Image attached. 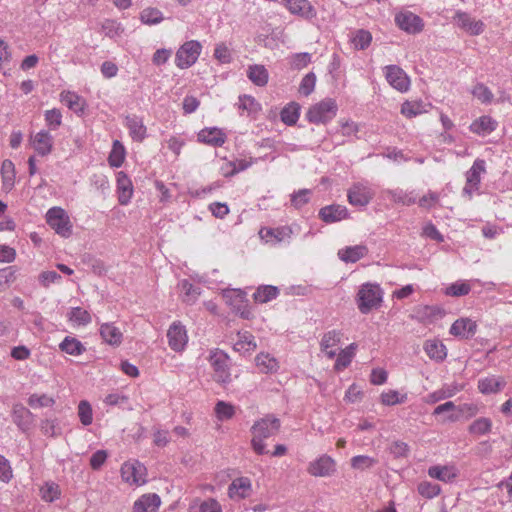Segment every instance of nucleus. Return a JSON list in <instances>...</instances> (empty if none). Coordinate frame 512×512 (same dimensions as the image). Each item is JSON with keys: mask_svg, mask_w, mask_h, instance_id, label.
Returning <instances> with one entry per match:
<instances>
[{"mask_svg": "<svg viewBox=\"0 0 512 512\" xmlns=\"http://www.w3.org/2000/svg\"><path fill=\"white\" fill-rule=\"evenodd\" d=\"M374 194L368 184L356 183L348 190L347 198L351 205L365 207L370 203Z\"/></svg>", "mask_w": 512, "mask_h": 512, "instance_id": "9b49d317", "label": "nucleus"}, {"mask_svg": "<svg viewBox=\"0 0 512 512\" xmlns=\"http://www.w3.org/2000/svg\"><path fill=\"white\" fill-rule=\"evenodd\" d=\"M252 481L249 477L241 476L232 480L228 486V497L233 501H240L252 495Z\"/></svg>", "mask_w": 512, "mask_h": 512, "instance_id": "ddd939ff", "label": "nucleus"}, {"mask_svg": "<svg viewBox=\"0 0 512 512\" xmlns=\"http://www.w3.org/2000/svg\"><path fill=\"white\" fill-rule=\"evenodd\" d=\"M280 426V420L270 414L254 422L251 427V446L257 455H264L268 452L264 440L276 435Z\"/></svg>", "mask_w": 512, "mask_h": 512, "instance_id": "f257e3e1", "label": "nucleus"}, {"mask_svg": "<svg viewBox=\"0 0 512 512\" xmlns=\"http://www.w3.org/2000/svg\"><path fill=\"white\" fill-rule=\"evenodd\" d=\"M498 123L492 117L483 115L475 119L469 126L472 133L485 137L496 130Z\"/></svg>", "mask_w": 512, "mask_h": 512, "instance_id": "5701e85b", "label": "nucleus"}, {"mask_svg": "<svg viewBox=\"0 0 512 512\" xmlns=\"http://www.w3.org/2000/svg\"><path fill=\"white\" fill-rule=\"evenodd\" d=\"M477 325L468 318H460L456 320L450 327V334L456 337L468 339L476 332Z\"/></svg>", "mask_w": 512, "mask_h": 512, "instance_id": "393cba45", "label": "nucleus"}, {"mask_svg": "<svg viewBox=\"0 0 512 512\" xmlns=\"http://www.w3.org/2000/svg\"><path fill=\"white\" fill-rule=\"evenodd\" d=\"M116 192L121 205H128L130 203L134 188L131 179L123 171L117 173Z\"/></svg>", "mask_w": 512, "mask_h": 512, "instance_id": "f3484780", "label": "nucleus"}, {"mask_svg": "<svg viewBox=\"0 0 512 512\" xmlns=\"http://www.w3.org/2000/svg\"><path fill=\"white\" fill-rule=\"evenodd\" d=\"M237 341L234 343V350L245 354L254 351L257 347L254 336L248 332H238Z\"/></svg>", "mask_w": 512, "mask_h": 512, "instance_id": "f704fd0d", "label": "nucleus"}, {"mask_svg": "<svg viewBox=\"0 0 512 512\" xmlns=\"http://www.w3.org/2000/svg\"><path fill=\"white\" fill-rule=\"evenodd\" d=\"M299 116L300 106L295 102H292L285 106L280 113L282 122L289 126L296 124V122L299 119Z\"/></svg>", "mask_w": 512, "mask_h": 512, "instance_id": "c03bdc74", "label": "nucleus"}, {"mask_svg": "<svg viewBox=\"0 0 512 512\" xmlns=\"http://www.w3.org/2000/svg\"><path fill=\"white\" fill-rule=\"evenodd\" d=\"M357 345L355 343L350 344L345 349L341 350L336 356V362L334 365L335 370L341 371L350 365L354 355Z\"/></svg>", "mask_w": 512, "mask_h": 512, "instance_id": "58836bf2", "label": "nucleus"}, {"mask_svg": "<svg viewBox=\"0 0 512 512\" xmlns=\"http://www.w3.org/2000/svg\"><path fill=\"white\" fill-rule=\"evenodd\" d=\"M239 109L247 111L248 114L257 113L260 110V104L254 97L249 95H242L239 97Z\"/></svg>", "mask_w": 512, "mask_h": 512, "instance_id": "bf43d9fd", "label": "nucleus"}, {"mask_svg": "<svg viewBox=\"0 0 512 512\" xmlns=\"http://www.w3.org/2000/svg\"><path fill=\"white\" fill-rule=\"evenodd\" d=\"M125 125L129 131V135L136 142H142L146 135L147 129L142 118L132 115L125 118Z\"/></svg>", "mask_w": 512, "mask_h": 512, "instance_id": "bb28decb", "label": "nucleus"}, {"mask_svg": "<svg viewBox=\"0 0 512 512\" xmlns=\"http://www.w3.org/2000/svg\"><path fill=\"white\" fill-rule=\"evenodd\" d=\"M61 279V275L55 271H43L38 276L39 284L44 288H48L51 284L60 282Z\"/></svg>", "mask_w": 512, "mask_h": 512, "instance_id": "338daca9", "label": "nucleus"}, {"mask_svg": "<svg viewBox=\"0 0 512 512\" xmlns=\"http://www.w3.org/2000/svg\"><path fill=\"white\" fill-rule=\"evenodd\" d=\"M387 82L396 90L406 92L410 87V79L405 71L397 65L384 67Z\"/></svg>", "mask_w": 512, "mask_h": 512, "instance_id": "4468645a", "label": "nucleus"}, {"mask_svg": "<svg viewBox=\"0 0 512 512\" xmlns=\"http://www.w3.org/2000/svg\"><path fill=\"white\" fill-rule=\"evenodd\" d=\"M486 171V163L483 159H476L466 173V182L472 187H479L481 174Z\"/></svg>", "mask_w": 512, "mask_h": 512, "instance_id": "e433bc0d", "label": "nucleus"}, {"mask_svg": "<svg viewBox=\"0 0 512 512\" xmlns=\"http://www.w3.org/2000/svg\"><path fill=\"white\" fill-rule=\"evenodd\" d=\"M377 464V460L367 455H357L351 458V467L359 471H365Z\"/></svg>", "mask_w": 512, "mask_h": 512, "instance_id": "864d4df0", "label": "nucleus"}, {"mask_svg": "<svg viewBox=\"0 0 512 512\" xmlns=\"http://www.w3.org/2000/svg\"><path fill=\"white\" fill-rule=\"evenodd\" d=\"M59 348L62 352L72 356H79L86 350L84 345L78 339L71 336H66L59 344Z\"/></svg>", "mask_w": 512, "mask_h": 512, "instance_id": "4c0bfd02", "label": "nucleus"}, {"mask_svg": "<svg viewBox=\"0 0 512 512\" xmlns=\"http://www.w3.org/2000/svg\"><path fill=\"white\" fill-rule=\"evenodd\" d=\"M60 101L77 115H83L87 108L86 100L72 91H62Z\"/></svg>", "mask_w": 512, "mask_h": 512, "instance_id": "4be33fe9", "label": "nucleus"}, {"mask_svg": "<svg viewBox=\"0 0 512 512\" xmlns=\"http://www.w3.org/2000/svg\"><path fill=\"white\" fill-rule=\"evenodd\" d=\"M316 76L313 72L306 74L301 80L299 92L305 96L310 95L315 88Z\"/></svg>", "mask_w": 512, "mask_h": 512, "instance_id": "0e129e2a", "label": "nucleus"}, {"mask_svg": "<svg viewBox=\"0 0 512 512\" xmlns=\"http://www.w3.org/2000/svg\"><path fill=\"white\" fill-rule=\"evenodd\" d=\"M102 30L105 36L109 38L119 37L124 32V28L121 23L115 20H105L102 24Z\"/></svg>", "mask_w": 512, "mask_h": 512, "instance_id": "6e6d98bb", "label": "nucleus"}, {"mask_svg": "<svg viewBox=\"0 0 512 512\" xmlns=\"http://www.w3.org/2000/svg\"><path fill=\"white\" fill-rule=\"evenodd\" d=\"M453 20L460 29L472 36H478L485 30L483 21L476 20L469 13L461 10L456 11Z\"/></svg>", "mask_w": 512, "mask_h": 512, "instance_id": "1a4fd4ad", "label": "nucleus"}, {"mask_svg": "<svg viewBox=\"0 0 512 512\" xmlns=\"http://www.w3.org/2000/svg\"><path fill=\"white\" fill-rule=\"evenodd\" d=\"M419 493L426 498H434L441 492V488L438 484L430 482H422L418 486Z\"/></svg>", "mask_w": 512, "mask_h": 512, "instance_id": "69168bd1", "label": "nucleus"}, {"mask_svg": "<svg viewBox=\"0 0 512 512\" xmlns=\"http://www.w3.org/2000/svg\"><path fill=\"white\" fill-rule=\"evenodd\" d=\"M78 416L84 426H88L93 421L92 407L88 401L82 400L78 405Z\"/></svg>", "mask_w": 512, "mask_h": 512, "instance_id": "052dcab7", "label": "nucleus"}, {"mask_svg": "<svg viewBox=\"0 0 512 512\" xmlns=\"http://www.w3.org/2000/svg\"><path fill=\"white\" fill-rule=\"evenodd\" d=\"M100 335L103 341L111 346H119L122 343L123 334L113 323L102 324Z\"/></svg>", "mask_w": 512, "mask_h": 512, "instance_id": "2f4dec72", "label": "nucleus"}, {"mask_svg": "<svg viewBox=\"0 0 512 512\" xmlns=\"http://www.w3.org/2000/svg\"><path fill=\"white\" fill-rule=\"evenodd\" d=\"M337 111L336 101L332 98H325L308 109L306 118L313 124H326L336 116Z\"/></svg>", "mask_w": 512, "mask_h": 512, "instance_id": "7ed1b4c3", "label": "nucleus"}, {"mask_svg": "<svg viewBox=\"0 0 512 512\" xmlns=\"http://www.w3.org/2000/svg\"><path fill=\"white\" fill-rule=\"evenodd\" d=\"M341 337V332L337 330L328 331L323 335L320 348L329 359H333L337 355L335 347L341 342Z\"/></svg>", "mask_w": 512, "mask_h": 512, "instance_id": "b1692460", "label": "nucleus"}, {"mask_svg": "<svg viewBox=\"0 0 512 512\" xmlns=\"http://www.w3.org/2000/svg\"><path fill=\"white\" fill-rule=\"evenodd\" d=\"M198 140L213 147H220L225 143L226 135L219 128H205L198 133Z\"/></svg>", "mask_w": 512, "mask_h": 512, "instance_id": "a878e982", "label": "nucleus"}, {"mask_svg": "<svg viewBox=\"0 0 512 512\" xmlns=\"http://www.w3.org/2000/svg\"><path fill=\"white\" fill-rule=\"evenodd\" d=\"M247 77L256 86L263 87L268 83L269 73L263 65H250L247 70Z\"/></svg>", "mask_w": 512, "mask_h": 512, "instance_id": "c9c22d12", "label": "nucleus"}, {"mask_svg": "<svg viewBox=\"0 0 512 512\" xmlns=\"http://www.w3.org/2000/svg\"><path fill=\"white\" fill-rule=\"evenodd\" d=\"M428 475L431 478L448 483L458 476V469L454 465H434L429 467Z\"/></svg>", "mask_w": 512, "mask_h": 512, "instance_id": "cd10ccee", "label": "nucleus"}, {"mask_svg": "<svg viewBox=\"0 0 512 512\" xmlns=\"http://www.w3.org/2000/svg\"><path fill=\"white\" fill-rule=\"evenodd\" d=\"M506 385V381L500 376H488L478 381V389L483 394H495L500 392Z\"/></svg>", "mask_w": 512, "mask_h": 512, "instance_id": "c85d7f7f", "label": "nucleus"}, {"mask_svg": "<svg viewBox=\"0 0 512 512\" xmlns=\"http://www.w3.org/2000/svg\"><path fill=\"white\" fill-rule=\"evenodd\" d=\"M214 57L223 64L230 63L232 60L229 48L224 43L216 45L214 50Z\"/></svg>", "mask_w": 512, "mask_h": 512, "instance_id": "774afa93", "label": "nucleus"}, {"mask_svg": "<svg viewBox=\"0 0 512 512\" xmlns=\"http://www.w3.org/2000/svg\"><path fill=\"white\" fill-rule=\"evenodd\" d=\"M215 413L219 420H228L234 416L235 408L230 403L218 401L215 406Z\"/></svg>", "mask_w": 512, "mask_h": 512, "instance_id": "13d9d810", "label": "nucleus"}, {"mask_svg": "<svg viewBox=\"0 0 512 512\" xmlns=\"http://www.w3.org/2000/svg\"><path fill=\"white\" fill-rule=\"evenodd\" d=\"M202 52V45L197 40L183 43L175 54V65L179 69H188L193 66Z\"/></svg>", "mask_w": 512, "mask_h": 512, "instance_id": "39448f33", "label": "nucleus"}, {"mask_svg": "<svg viewBox=\"0 0 512 512\" xmlns=\"http://www.w3.org/2000/svg\"><path fill=\"white\" fill-rule=\"evenodd\" d=\"M472 94L484 104H490L494 97L492 91L483 83H477L472 89Z\"/></svg>", "mask_w": 512, "mask_h": 512, "instance_id": "5fc2aeb1", "label": "nucleus"}, {"mask_svg": "<svg viewBox=\"0 0 512 512\" xmlns=\"http://www.w3.org/2000/svg\"><path fill=\"white\" fill-rule=\"evenodd\" d=\"M12 419L16 426L23 432L30 430L34 423V415L21 403L13 405Z\"/></svg>", "mask_w": 512, "mask_h": 512, "instance_id": "6ab92c4d", "label": "nucleus"}, {"mask_svg": "<svg viewBox=\"0 0 512 512\" xmlns=\"http://www.w3.org/2000/svg\"><path fill=\"white\" fill-rule=\"evenodd\" d=\"M471 289L472 287L468 281L459 280L447 286L444 293L451 297H461L468 295Z\"/></svg>", "mask_w": 512, "mask_h": 512, "instance_id": "a18cd8bd", "label": "nucleus"}, {"mask_svg": "<svg viewBox=\"0 0 512 512\" xmlns=\"http://www.w3.org/2000/svg\"><path fill=\"white\" fill-rule=\"evenodd\" d=\"M31 144L36 153L42 157L49 155L54 146V138L47 130H40L31 137Z\"/></svg>", "mask_w": 512, "mask_h": 512, "instance_id": "a211bd4d", "label": "nucleus"}, {"mask_svg": "<svg viewBox=\"0 0 512 512\" xmlns=\"http://www.w3.org/2000/svg\"><path fill=\"white\" fill-rule=\"evenodd\" d=\"M492 430V421L487 417H479L475 419L468 427L470 434L475 436L487 435Z\"/></svg>", "mask_w": 512, "mask_h": 512, "instance_id": "ea45409f", "label": "nucleus"}, {"mask_svg": "<svg viewBox=\"0 0 512 512\" xmlns=\"http://www.w3.org/2000/svg\"><path fill=\"white\" fill-rule=\"evenodd\" d=\"M318 215L323 222L332 224L347 219L349 217V212L346 206L332 204L322 207L319 210Z\"/></svg>", "mask_w": 512, "mask_h": 512, "instance_id": "aec40b11", "label": "nucleus"}, {"mask_svg": "<svg viewBox=\"0 0 512 512\" xmlns=\"http://www.w3.org/2000/svg\"><path fill=\"white\" fill-rule=\"evenodd\" d=\"M372 41L371 33L367 30H358L353 38V44L357 49H366Z\"/></svg>", "mask_w": 512, "mask_h": 512, "instance_id": "e2e57ef3", "label": "nucleus"}, {"mask_svg": "<svg viewBox=\"0 0 512 512\" xmlns=\"http://www.w3.org/2000/svg\"><path fill=\"white\" fill-rule=\"evenodd\" d=\"M382 301L383 290L380 285L367 282L360 286L356 303L362 314H368L371 310L379 308Z\"/></svg>", "mask_w": 512, "mask_h": 512, "instance_id": "f03ea898", "label": "nucleus"}, {"mask_svg": "<svg viewBox=\"0 0 512 512\" xmlns=\"http://www.w3.org/2000/svg\"><path fill=\"white\" fill-rule=\"evenodd\" d=\"M27 403L32 408H44L52 407L55 404V400L47 394H32L29 396Z\"/></svg>", "mask_w": 512, "mask_h": 512, "instance_id": "8fccbe9b", "label": "nucleus"}, {"mask_svg": "<svg viewBox=\"0 0 512 512\" xmlns=\"http://www.w3.org/2000/svg\"><path fill=\"white\" fill-rule=\"evenodd\" d=\"M125 160V148L119 140H114L112 150L108 157V163L111 167H120Z\"/></svg>", "mask_w": 512, "mask_h": 512, "instance_id": "37998d69", "label": "nucleus"}, {"mask_svg": "<svg viewBox=\"0 0 512 512\" xmlns=\"http://www.w3.org/2000/svg\"><path fill=\"white\" fill-rule=\"evenodd\" d=\"M47 224L60 236L68 238L72 234V223L67 212L61 207H52L46 213Z\"/></svg>", "mask_w": 512, "mask_h": 512, "instance_id": "423d86ee", "label": "nucleus"}, {"mask_svg": "<svg viewBox=\"0 0 512 512\" xmlns=\"http://www.w3.org/2000/svg\"><path fill=\"white\" fill-rule=\"evenodd\" d=\"M336 471L335 460L323 454L308 464L307 472L314 477H328Z\"/></svg>", "mask_w": 512, "mask_h": 512, "instance_id": "9d476101", "label": "nucleus"}, {"mask_svg": "<svg viewBox=\"0 0 512 512\" xmlns=\"http://www.w3.org/2000/svg\"><path fill=\"white\" fill-rule=\"evenodd\" d=\"M223 298L226 303L232 307L234 310L240 303H244L246 298L245 294L240 290H227L223 293Z\"/></svg>", "mask_w": 512, "mask_h": 512, "instance_id": "680f3d73", "label": "nucleus"}, {"mask_svg": "<svg viewBox=\"0 0 512 512\" xmlns=\"http://www.w3.org/2000/svg\"><path fill=\"white\" fill-rule=\"evenodd\" d=\"M282 4L293 15L311 20L316 17L317 12L308 0H282Z\"/></svg>", "mask_w": 512, "mask_h": 512, "instance_id": "2eb2a0df", "label": "nucleus"}, {"mask_svg": "<svg viewBox=\"0 0 512 512\" xmlns=\"http://www.w3.org/2000/svg\"><path fill=\"white\" fill-rule=\"evenodd\" d=\"M61 491L59 485L54 482H46L40 488L41 498L46 502H53L60 497Z\"/></svg>", "mask_w": 512, "mask_h": 512, "instance_id": "09e8293b", "label": "nucleus"}, {"mask_svg": "<svg viewBox=\"0 0 512 512\" xmlns=\"http://www.w3.org/2000/svg\"><path fill=\"white\" fill-rule=\"evenodd\" d=\"M396 25L408 34H418L424 28L423 20L411 11H401L395 15Z\"/></svg>", "mask_w": 512, "mask_h": 512, "instance_id": "6e6552de", "label": "nucleus"}, {"mask_svg": "<svg viewBox=\"0 0 512 512\" xmlns=\"http://www.w3.org/2000/svg\"><path fill=\"white\" fill-rule=\"evenodd\" d=\"M381 403L385 406H393L397 404H403L407 401V394H400L396 390H388L383 392L380 396Z\"/></svg>", "mask_w": 512, "mask_h": 512, "instance_id": "de8ad7c7", "label": "nucleus"}, {"mask_svg": "<svg viewBox=\"0 0 512 512\" xmlns=\"http://www.w3.org/2000/svg\"><path fill=\"white\" fill-rule=\"evenodd\" d=\"M389 195L392 201L395 203L403 204V205H412L416 203V197L413 195V192H406L402 189H395L389 191Z\"/></svg>", "mask_w": 512, "mask_h": 512, "instance_id": "3c124183", "label": "nucleus"}, {"mask_svg": "<svg viewBox=\"0 0 512 512\" xmlns=\"http://www.w3.org/2000/svg\"><path fill=\"white\" fill-rule=\"evenodd\" d=\"M44 117L50 130H57L62 125V113L57 108L46 110Z\"/></svg>", "mask_w": 512, "mask_h": 512, "instance_id": "4d7b16f0", "label": "nucleus"}, {"mask_svg": "<svg viewBox=\"0 0 512 512\" xmlns=\"http://www.w3.org/2000/svg\"><path fill=\"white\" fill-rule=\"evenodd\" d=\"M140 20L144 24L155 25L163 20V14L157 8H145L140 14Z\"/></svg>", "mask_w": 512, "mask_h": 512, "instance_id": "603ef678", "label": "nucleus"}, {"mask_svg": "<svg viewBox=\"0 0 512 512\" xmlns=\"http://www.w3.org/2000/svg\"><path fill=\"white\" fill-rule=\"evenodd\" d=\"M167 338L169 347L175 352H181L188 343V335L184 325L181 322H173L168 331Z\"/></svg>", "mask_w": 512, "mask_h": 512, "instance_id": "f8f14e48", "label": "nucleus"}, {"mask_svg": "<svg viewBox=\"0 0 512 512\" xmlns=\"http://www.w3.org/2000/svg\"><path fill=\"white\" fill-rule=\"evenodd\" d=\"M255 364L261 373H274L279 369L276 358L269 353L261 352L255 357Z\"/></svg>", "mask_w": 512, "mask_h": 512, "instance_id": "72a5a7b5", "label": "nucleus"}, {"mask_svg": "<svg viewBox=\"0 0 512 512\" xmlns=\"http://www.w3.org/2000/svg\"><path fill=\"white\" fill-rule=\"evenodd\" d=\"M431 108L432 105L430 103H424L422 101H406L402 104L401 113L408 118H413L429 112Z\"/></svg>", "mask_w": 512, "mask_h": 512, "instance_id": "473e14b6", "label": "nucleus"}, {"mask_svg": "<svg viewBox=\"0 0 512 512\" xmlns=\"http://www.w3.org/2000/svg\"><path fill=\"white\" fill-rule=\"evenodd\" d=\"M423 348L427 356L436 362H442L447 356L445 345L438 339L427 340Z\"/></svg>", "mask_w": 512, "mask_h": 512, "instance_id": "c756f323", "label": "nucleus"}, {"mask_svg": "<svg viewBox=\"0 0 512 512\" xmlns=\"http://www.w3.org/2000/svg\"><path fill=\"white\" fill-rule=\"evenodd\" d=\"M369 250L366 245H354L341 248L337 252L338 258L345 263H355L367 256Z\"/></svg>", "mask_w": 512, "mask_h": 512, "instance_id": "412c9836", "label": "nucleus"}, {"mask_svg": "<svg viewBox=\"0 0 512 512\" xmlns=\"http://www.w3.org/2000/svg\"><path fill=\"white\" fill-rule=\"evenodd\" d=\"M279 294V289L276 286L264 285L257 288L253 294V298L258 303H267L275 299Z\"/></svg>", "mask_w": 512, "mask_h": 512, "instance_id": "a19ab883", "label": "nucleus"}, {"mask_svg": "<svg viewBox=\"0 0 512 512\" xmlns=\"http://www.w3.org/2000/svg\"><path fill=\"white\" fill-rule=\"evenodd\" d=\"M147 470L139 461L125 462L121 466L122 480L130 485L140 486L146 483Z\"/></svg>", "mask_w": 512, "mask_h": 512, "instance_id": "0eeeda50", "label": "nucleus"}, {"mask_svg": "<svg viewBox=\"0 0 512 512\" xmlns=\"http://www.w3.org/2000/svg\"><path fill=\"white\" fill-rule=\"evenodd\" d=\"M68 318L69 321L79 326H85L92 321L90 313L81 307H73L68 314Z\"/></svg>", "mask_w": 512, "mask_h": 512, "instance_id": "49530a36", "label": "nucleus"}, {"mask_svg": "<svg viewBox=\"0 0 512 512\" xmlns=\"http://www.w3.org/2000/svg\"><path fill=\"white\" fill-rule=\"evenodd\" d=\"M293 234L290 226H281L276 228L264 227L259 231V236L266 243L278 244L289 240Z\"/></svg>", "mask_w": 512, "mask_h": 512, "instance_id": "dca6fc26", "label": "nucleus"}, {"mask_svg": "<svg viewBox=\"0 0 512 512\" xmlns=\"http://www.w3.org/2000/svg\"><path fill=\"white\" fill-rule=\"evenodd\" d=\"M1 176L4 189H12L15 181V166L11 160L6 159L2 162Z\"/></svg>", "mask_w": 512, "mask_h": 512, "instance_id": "79ce46f5", "label": "nucleus"}, {"mask_svg": "<svg viewBox=\"0 0 512 512\" xmlns=\"http://www.w3.org/2000/svg\"><path fill=\"white\" fill-rule=\"evenodd\" d=\"M161 504L160 497L157 494H146L135 501L134 512H155Z\"/></svg>", "mask_w": 512, "mask_h": 512, "instance_id": "7c9ffc66", "label": "nucleus"}, {"mask_svg": "<svg viewBox=\"0 0 512 512\" xmlns=\"http://www.w3.org/2000/svg\"><path fill=\"white\" fill-rule=\"evenodd\" d=\"M209 362L213 368L214 380L221 384L231 382L230 358L222 350L214 349L210 352Z\"/></svg>", "mask_w": 512, "mask_h": 512, "instance_id": "20e7f679", "label": "nucleus"}]
</instances>
